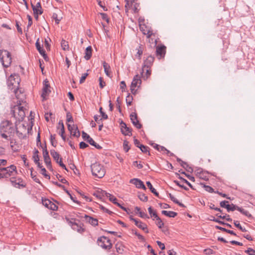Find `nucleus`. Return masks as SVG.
<instances>
[{"mask_svg":"<svg viewBox=\"0 0 255 255\" xmlns=\"http://www.w3.org/2000/svg\"><path fill=\"white\" fill-rule=\"evenodd\" d=\"M43 155L44 162L45 163L47 167L48 168H50L52 167L51 163L50 158L49 155L48 151L46 149V146H45L43 149Z\"/></svg>","mask_w":255,"mask_h":255,"instance_id":"dca6fc26","label":"nucleus"},{"mask_svg":"<svg viewBox=\"0 0 255 255\" xmlns=\"http://www.w3.org/2000/svg\"><path fill=\"white\" fill-rule=\"evenodd\" d=\"M221 207L226 208L227 206L229 205V202L228 201H223L220 203Z\"/></svg>","mask_w":255,"mask_h":255,"instance_id":"e2e57ef3","label":"nucleus"},{"mask_svg":"<svg viewBox=\"0 0 255 255\" xmlns=\"http://www.w3.org/2000/svg\"><path fill=\"white\" fill-rule=\"evenodd\" d=\"M204 253L206 255H212L214 254V251L211 249H206L204 250Z\"/></svg>","mask_w":255,"mask_h":255,"instance_id":"338daca9","label":"nucleus"},{"mask_svg":"<svg viewBox=\"0 0 255 255\" xmlns=\"http://www.w3.org/2000/svg\"><path fill=\"white\" fill-rule=\"evenodd\" d=\"M154 61V57L153 56H152L151 55L147 56L146 59L143 61V64L142 67V74H143L145 68H151Z\"/></svg>","mask_w":255,"mask_h":255,"instance_id":"9d476101","label":"nucleus"},{"mask_svg":"<svg viewBox=\"0 0 255 255\" xmlns=\"http://www.w3.org/2000/svg\"><path fill=\"white\" fill-rule=\"evenodd\" d=\"M238 210L239 211H240L242 214H243V215H244L245 216H246L247 217H251V214H250V213L248 211L245 210L244 209H243L242 208L239 207V208H238Z\"/></svg>","mask_w":255,"mask_h":255,"instance_id":"a19ab883","label":"nucleus"},{"mask_svg":"<svg viewBox=\"0 0 255 255\" xmlns=\"http://www.w3.org/2000/svg\"><path fill=\"white\" fill-rule=\"evenodd\" d=\"M39 39L38 38L35 43V45L37 50L39 51V53L43 56V58L45 59L46 57H47L46 54H45V51L43 49V48L41 46L40 43L39 42Z\"/></svg>","mask_w":255,"mask_h":255,"instance_id":"412c9836","label":"nucleus"},{"mask_svg":"<svg viewBox=\"0 0 255 255\" xmlns=\"http://www.w3.org/2000/svg\"><path fill=\"white\" fill-rule=\"evenodd\" d=\"M100 208L103 212L105 213H107L109 214H111L112 213V211L109 210L108 209L106 208L103 206L100 205Z\"/></svg>","mask_w":255,"mask_h":255,"instance_id":"774afa93","label":"nucleus"},{"mask_svg":"<svg viewBox=\"0 0 255 255\" xmlns=\"http://www.w3.org/2000/svg\"><path fill=\"white\" fill-rule=\"evenodd\" d=\"M56 134H51L50 135V141L52 146L56 147L57 145V142L55 141Z\"/></svg>","mask_w":255,"mask_h":255,"instance_id":"49530a36","label":"nucleus"},{"mask_svg":"<svg viewBox=\"0 0 255 255\" xmlns=\"http://www.w3.org/2000/svg\"><path fill=\"white\" fill-rule=\"evenodd\" d=\"M32 158H33L35 163L38 162L39 161L38 150L36 149L34 150Z\"/></svg>","mask_w":255,"mask_h":255,"instance_id":"79ce46f5","label":"nucleus"},{"mask_svg":"<svg viewBox=\"0 0 255 255\" xmlns=\"http://www.w3.org/2000/svg\"><path fill=\"white\" fill-rule=\"evenodd\" d=\"M61 46L63 50H68L69 47L68 41L62 39L61 42Z\"/></svg>","mask_w":255,"mask_h":255,"instance_id":"f704fd0d","label":"nucleus"},{"mask_svg":"<svg viewBox=\"0 0 255 255\" xmlns=\"http://www.w3.org/2000/svg\"><path fill=\"white\" fill-rule=\"evenodd\" d=\"M141 83L140 76L139 75H136L134 76L130 86V90L132 94L136 92L135 88L139 87Z\"/></svg>","mask_w":255,"mask_h":255,"instance_id":"1a4fd4ad","label":"nucleus"},{"mask_svg":"<svg viewBox=\"0 0 255 255\" xmlns=\"http://www.w3.org/2000/svg\"><path fill=\"white\" fill-rule=\"evenodd\" d=\"M138 214L139 215V216L142 218H149L148 215L144 212L140 211Z\"/></svg>","mask_w":255,"mask_h":255,"instance_id":"0e129e2a","label":"nucleus"},{"mask_svg":"<svg viewBox=\"0 0 255 255\" xmlns=\"http://www.w3.org/2000/svg\"><path fill=\"white\" fill-rule=\"evenodd\" d=\"M19 82V77L17 74H11L7 80V84L8 88L11 90H13L15 95L17 94ZM16 96L17 98L18 99L17 96L16 95Z\"/></svg>","mask_w":255,"mask_h":255,"instance_id":"f03ea898","label":"nucleus"},{"mask_svg":"<svg viewBox=\"0 0 255 255\" xmlns=\"http://www.w3.org/2000/svg\"><path fill=\"white\" fill-rule=\"evenodd\" d=\"M0 132V135L2 138L5 139L7 141L9 140L8 137L10 136V134H7L5 132Z\"/></svg>","mask_w":255,"mask_h":255,"instance_id":"bf43d9fd","label":"nucleus"},{"mask_svg":"<svg viewBox=\"0 0 255 255\" xmlns=\"http://www.w3.org/2000/svg\"><path fill=\"white\" fill-rule=\"evenodd\" d=\"M67 126L68 130L70 131L71 134L73 136H76L77 137H78L80 136V131L76 125L74 124L72 125L70 124H68Z\"/></svg>","mask_w":255,"mask_h":255,"instance_id":"f3484780","label":"nucleus"},{"mask_svg":"<svg viewBox=\"0 0 255 255\" xmlns=\"http://www.w3.org/2000/svg\"><path fill=\"white\" fill-rule=\"evenodd\" d=\"M153 220L155 219L156 225L158 226L159 229H161L164 226V223L162 221L161 219L158 216L157 213H154L153 214Z\"/></svg>","mask_w":255,"mask_h":255,"instance_id":"4be33fe9","label":"nucleus"},{"mask_svg":"<svg viewBox=\"0 0 255 255\" xmlns=\"http://www.w3.org/2000/svg\"><path fill=\"white\" fill-rule=\"evenodd\" d=\"M87 141L91 145L94 146L97 149H100L102 148V147L99 144H97L91 137H90Z\"/></svg>","mask_w":255,"mask_h":255,"instance_id":"c9c22d12","label":"nucleus"},{"mask_svg":"<svg viewBox=\"0 0 255 255\" xmlns=\"http://www.w3.org/2000/svg\"><path fill=\"white\" fill-rule=\"evenodd\" d=\"M85 217L86 220L92 225L97 226L98 225V221L97 219L93 218L87 215H86Z\"/></svg>","mask_w":255,"mask_h":255,"instance_id":"a878e982","label":"nucleus"},{"mask_svg":"<svg viewBox=\"0 0 255 255\" xmlns=\"http://www.w3.org/2000/svg\"><path fill=\"white\" fill-rule=\"evenodd\" d=\"M179 179H180V180H181L183 182H185V183H186L191 188L194 189L192 185L191 184V183L188 182L186 179H184V178L181 177L180 176H179Z\"/></svg>","mask_w":255,"mask_h":255,"instance_id":"052dcab7","label":"nucleus"},{"mask_svg":"<svg viewBox=\"0 0 255 255\" xmlns=\"http://www.w3.org/2000/svg\"><path fill=\"white\" fill-rule=\"evenodd\" d=\"M97 242L99 246L107 251H110L113 247L111 241L105 236H102L99 238Z\"/></svg>","mask_w":255,"mask_h":255,"instance_id":"423d86ee","label":"nucleus"},{"mask_svg":"<svg viewBox=\"0 0 255 255\" xmlns=\"http://www.w3.org/2000/svg\"><path fill=\"white\" fill-rule=\"evenodd\" d=\"M161 213L163 215L172 218H174L177 215V213L176 212L171 211H168L166 210H163L162 211Z\"/></svg>","mask_w":255,"mask_h":255,"instance_id":"c85d7f7f","label":"nucleus"},{"mask_svg":"<svg viewBox=\"0 0 255 255\" xmlns=\"http://www.w3.org/2000/svg\"><path fill=\"white\" fill-rule=\"evenodd\" d=\"M137 50L136 54L135 55L136 56H137L139 59H141V56L143 53V46L142 45H139L138 47L136 48V49Z\"/></svg>","mask_w":255,"mask_h":255,"instance_id":"7c9ffc66","label":"nucleus"},{"mask_svg":"<svg viewBox=\"0 0 255 255\" xmlns=\"http://www.w3.org/2000/svg\"><path fill=\"white\" fill-rule=\"evenodd\" d=\"M68 221V224L71 227V228L75 231H76L78 233H82L84 231V229L81 226V224H78L75 222V220L72 219L69 220L67 219Z\"/></svg>","mask_w":255,"mask_h":255,"instance_id":"f8f14e48","label":"nucleus"},{"mask_svg":"<svg viewBox=\"0 0 255 255\" xmlns=\"http://www.w3.org/2000/svg\"><path fill=\"white\" fill-rule=\"evenodd\" d=\"M139 148L141 150V151L143 153H148V155H150L149 150V147L147 146H145L143 145H140V146H139Z\"/></svg>","mask_w":255,"mask_h":255,"instance_id":"ea45409f","label":"nucleus"},{"mask_svg":"<svg viewBox=\"0 0 255 255\" xmlns=\"http://www.w3.org/2000/svg\"><path fill=\"white\" fill-rule=\"evenodd\" d=\"M181 165L188 172H191L193 171V168L189 166L188 164L184 161H182V163H181Z\"/></svg>","mask_w":255,"mask_h":255,"instance_id":"4c0bfd02","label":"nucleus"},{"mask_svg":"<svg viewBox=\"0 0 255 255\" xmlns=\"http://www.w3.org/2000/svg\"><path fill=\"white\" fill-rule=\"evenodd\" d=\"M123 134L126 135H131V129L127 127L125 130L123 131Z\"/></svg>","mask_w":255,"mask_h":255,"instance_id":"3c124183","label":"nucleus"},{"mask_svg":"<svg viewBox=\"0 0 255 255\" xmlns=\"http://www.w3.org/2000/svg\"><path fill=\"white\" fill-rule=\"evenodd\" d=\"M25 102L23 100L17 101V105L14 106L11 110L12 116L18 121H22L25 117V114L23 105Z\"/></svg>","mask_w":255,"mask_h":255,"instance_id":"f257e3e1","label":"nucleus"},{"mask_svg":"<svg viewBox=\"0 0 255 255\" xmlns=\"http://www.w3.org/2000/svg\"><path fill=\"white\" fill-rule=\"evenodd\" d=\"M228 207H226V209L227 210V211L228 212L230 211H233L235 210H238V208H239L238 206H236V205H235L234 204H232L231 205H229L228 206H227Z\"/></svg>","mask_w":255,"mask_h":255,"instance_id":"a18cd8bd","label":"nucleus"},{"mask_svg":"<svg viewBox=\"0 0 255 255\" xmlns=\"http://www.w3.org/2000/svg\"><path fill=\"white\" fill-rule=\"evenodd\" d=\"M88 74L87 73H84L82 75V77H81V78L80 79V84L83 83L85 81V80L86 77L88 76Z\"/></svg>","mask_w":255,"mask_h":255,"instance_id":"680f3d73","label":"nucleus"},{"mask_svg":"<svg viewBox=\"0 0 255 255\" xmlns=\"http://www.w3.org/2000/svg\"><path fill=\"white\" fill-rule=\"evenodd\" d=\"M91 171L93 176L99 178L104 176L106 170L104 166L101 164L96 162L91 165Z\"/></svg>","mask_w":255,"mask_h":255,"instance_id":"7ed1b4c3","label":"nucleus"},{"mask_svg":"<svg viewBox=\"0 0 255 255\" xmlns=\"http://www.w3.org/2000/svg\"><path fill=\"white\" fill-rule=\"evenodd\" d=\"M16 133L18 136L20 138L26 136V134L28 133V128H27L24 125H19L16 128Z\"/></svg>","mask_w":255,"mask_h":255,"instance_id":"4468645a","label":"nucleus"},{"mask_svg":"<svg viewBox=\"0 0 255 255\" xmlns=\"http://www.w3.org/2000/svg\"><path fill=\"white\" fill-rule=\"evenodd\" d=\"M169 197L170 198V199L173 202H174L175 203L178 204L179 206H181V207H184V205L179 202L178 200L174 197V196L172 195L171 193H169Z\"/></svg>","mask_w":255,"mask_h":255,"instance_id":"e433bc0d","label":"nucleus"},{"mask_svg":"<svg viewBox=\"0 0 255 255\" xmlns=\"http://www.w3.org/2000/svg\"><path fill=\"white\" fill-rule=\"evenodd\" d=\"M103 67L104 69L105 73H106V75L108 77L111 76V72L110 71V66L109 64L106 63L105 61H104L103 62Z\"/></svg>","mask_w":255,"mask_h":255,"instance_id":"b1692460","label":"nucleus"},{"mask_svg":"<svg viewBox=\"0 0 255 255\" xmlns=\"http://www.w3.org/2000/svg\"><path fill=\"white\" fill-rule=\"evenodd\" d=\"M3 178H8L14 175L17 173L16 167L14 165H11L7 167L0 168Z\"/></svg>","mask_w":255,"mask_h":255,"instance_id":"0eeeda50","label":"nucleus"},{"mask_svg":"<svg viewBox=\"0 0 255 255\" xmlns=\"http://www.w3.org/2000/svg\"><path fill=\"white\" fill-rule=\"evenodd\" d=\"M166 46L164 45L157 46L156 48V55L158 59L164 58L166 53Z\"/></svg>","mask_w":255,"mask_h":255,"instance_id":"2eb2a0df","label":"nucleus"},{"mask_svg":"<svg viewBox=\"0 0 255 255\" xmlns=\"http://www.w3.org/2000/svg\"><path fill=\"white\" fill-rule=\"evenodd\" d=\"M0 60L3 67H9L12 62L11 54L7 50H0Z\"/></svg>","mask_w":255,"mask_h":255,"instance_id":"20e7f679","label":"nucleus"},{"mask_svg":"<svg viewBox=\"0 0 255 255\" xmlns=\"http://www.w3.org/2000/svg\"><path fill=\"white\" fill-rule=\"evenodd\" d=\"M130 183L133 184L135 185L136 187L137 188H141L143 190L146 189V187L143 184V182L139 179L137 178H133L130 180Z\"/></svg>","mask_w":255,"mask_h":255,"instance_id":"6ab92c4d","label":"nucleus"},{"mask_svg":"<svg viewBox=\"0 0 255 255\" xmlns=\"http://www.w3.org/2000/svg\"><path fill=\"white\" fill-rule=\"evenodd\" d=\"M31 6L34 13L37 14H41L43 12L42 10V7L41 6L40 2H38L35 5H34L31 3Z\"/></svg>","mask_w":255,"mask_h":255,"instance_id":"aec40b11","label":"nucleus"},{"mask_svg":"<svg viewBox=\"0 0 255 255\" xmlns=\"http://www.w3.org/2000/svg\"><path fill=\"white\" fill-rule=\"evenodd\" d=\"M47 208L52 211H56L58 209V206L52 202Z\"/></svg>","mask_w":255,"mask_h":255,"instance_id":"5fc2aeb1","label":"nucleus"},{"mask_svg":"<svg viewBox=\"0 0 255 255\" xmlns=\"http://www.w3.org/2000/svg\"><path fill=\"white\" fill-rule=\"evenodd\" d=\"M139 199L143 202H146L148 200V197L144 194L140 193L138 195Z\"/></svg>","mask_w":255,"mask_h":255,"instance_id":"603ef678","label":"nucleus"},{"mask_svg":"<svg viewBox=\"0 0 255 255\" xmlns=\"http://www.w3.org/2000/svg\"><path fill=\"white\" fill-rule=\"evenodd\" d=\"M50 92V86L49 85V82L47 79H45L43 81V87L42 88V93L41 94V97L43 98V100L46 99V97L49 94Z\"/></svg>","mask_w":255,"mask_h":255,"instance_id":"9b49d317","label":"nucleus"},{"mask_svg":"<svg viewBox=\"0 0 255 255\" xmlns=\"http://www.w3.org/2000/svg\"><path fill=\"white\" fill-rule=\"evenodd\" d=\"M132 97L131 96L128 95L126 98V103L128 106H130L131 104Z\"/></svg>","mask_w":255,"mask_h":255,"instance_id":"4d7b16f0","label":"nucleus"},{"mask_svg":"<svg viewBox=\"0 0 255 255\" xmlns=\"http://www.w3.org/2000/svg\"><path fill=\"white\" fill-rule=\"evenodd\" d=\"M51 202L52 201L48 199H42V204L47 208L50 205Z\"/></svg>","mask_w":255,"mask_h":255,"instance_id":"de8ad7c7","label":"nucleus"},{"mask_svg":"<svg viewBox=\"0 0 255 255\" xmlns=\"http://www.w3.org/2000/svg\"><path fill=\"white\" fill-rule=\"evenodd\" d=\"M123 147L125 152H127L130 149V146L128 145V142L125 140L123 143Z\"/></svg>","mask_w":255,"mask_h":255,"instance_id":"8fccbe9b","label":"nucleus"},{"mask_svg":"<svg viewBox=\"0 0 255 255\" xmlns=\"http://www.w3.org/2000/svg\"><path fill=\"white\" fill-rule=\"evenodd\" d=\"M147 186L150 189V191L153 193L155 196H158V193L156 190L152 187L151 183L149 181H147L146 183Z\"/></svg>","mask_w":255,"mask_h":255,"instance_id":"2f4dec72","label":"nucleus"},{"mask_svg":"<svg viewBox=\"0 0 255 255\" xmlns=\"http://www.w3.org/2000/svg\"><path fill=\"white\" fill-rule=\"evenodd\" d=\"M14 128L11 123L8 121H3L0 126V132H5L7 134L13 132Z\"/></svg>","mask_w":255,"mask_h":255,"instance_id":"6e6552de","label":"nucleus"},{"mask_svg":"<svg viewBox=\"0 0 255 255\" xmlns=\"http://www.w3.org/2000/svg\"><path fill=\"white\" fill-rule=\"evenodd\" d=\"M115 248L117 253L119 254H122L124 251V246L120 242H118L116 245Z\"/></svg>","mask_w":255,"mask_h":255,"instance_id":"c756f323","label":"nucleus"},{"mask_svg":"<svg viewBox=\"0 0 255 255\" xmlns=\"http://www.w3.org/2000/svg\"><path fill=\"white\" fill-rule=\"evenodd\" d=\"M57 129L60 130L59 132H65L64 126L62 121L59 122Z\"/></svg>","mask_w":255,"mask_h":255,"instance_id":"37998d69","label":"nucleus"},{"mask_svg":"<svg viewBox=\"0 0 255 255\" xmlns=\"http://www.w3.org/2000/svg\"><path fill=\"white\" fill-rule=\"evenodd\" d=\"M148 39V42L150 43L151 45H153L154 46H156L157 43V34H156V37H154V36H151Z\"/></svg>","mask_w":255,"mask_h":255,"instance_id":"72a5a7b5","label":"nucleus"},{"mask_svg":"<svg viewBox=\"0 0 255 255\" xmlns=\"http://www.w3.org/2000/svg\"><path fill=\"white\" fill-rule=\"evenodd\" d=\"M31 178L33 179V180L36 182V183H38L39 184H41L40 180L37 177L35 173H33L31 172V174H30Z\"/></svg>","mask_w":255,"mask_h":255,"instance_id":"864d4df0","label":"nucleus"},{"mask_svg":"<svg viewBox=\"0 0 255 255\" xmlns=\"http://www.w3.org/2000/svg\"><path fill=\"white\" fill-rule=\"evenodd\" d=\"M245 253L249 255H255V250L251 248H248V250L245 251Z\"/></svg>","mask_w":255,"mask_h":255,"instance_id":"13d9d810","label":"nucleus"},{"mask_svg":"<svg viewBox=\"0 0 255 255\" xmlns=\"http://www.w3.org/2000/svg\"><path fill=\"white\" fill-rule=\"evenodd\" d=\"M216 228L217 229H219L220 230H221L222 231H224V232H226L229 234H230L231 235H233L234 236H236V234L234 232V231H232V230H228V229H226L224 228H223L222 227H220V226H216Z\"/></svg>","mask_w":255,"mask_h":255,"instance_id":"473e14b6","label":"nucleus"},{"mask_svg":"<svg viewBox=\"0 0 255 255\" xmlns=\"http://www.w3.org/2000/svg\"><path fill=\"white\" fill-rule=\"evenodd\" d=\"M106 197H108L109 199V200L110 201H111L112 202H113L114 204L116 205L117 203H118L117 202V199L114 195H113L109 193H107Z\"/></svg>","mask_w":255,"mask_h":255,"instance_id":"58836bf2","label":"nucleus"},{"mask_svg":"<svg viewBox=\"0 0 255 255\" xmlns=\"http://www.w3.org/2000/svg\"><path fill=\"white\" fill-rule=\"evenodd\" d=\"M129 219L130 221H132L138 228L144 231L146 233L149 232L146 224L139 220L133 218L132 216L129 217Z\"/></svg>","mask_w":255,"mask_h":255,"instance_id":"ddd939ff","label":"nucleus"},{"mask_svg":"<svg viewBox=\"0 0 255 255\" xmlns=\"http://www.w3.org/2000/svg\"><path fill=\"white\" fill-rule=\"evenodd\" d=\"M92 49L91 46H89L86 48L85 50V55L84 56L86 60H88L91 58L92 54Z\"/></svg>","mask_w":255,"mask_h":255,"instance_id":"bb28decb","label":"nucleus"},{"mask_svg":"<svg viewBox=\"0 0 255 255\" xmlns=\"http://www.w3.org/2000/svg\"><path fill=\"white\" fill-rule=\"evenodd\" d=\"M10 181L12 185L15 187H19L20 186L24 187V186L21 184V182H22V181L21 179L19 178L17 179H16L14 178H10Z\"/></svg>","mask_w":255,"mask_h":255,"instance_id":"5701e85b","label":"nucleus"},{"mask_svg":"<svg viewBox=\"0 0 255 255\" xmlns=\"http://www.w3.org/2000/svg\"><path fill=\"white\" fill-rule=\"evenodd\" d=\"M201 185H202L203 186V187L204 188L205 190L206 191H207L209 193L214 192V189L212 187L208 186V185H206L203 183H201Z\"/></svg>","mask_w":255,"mask_h":255,"instance_id":"c03bdc74","label":"nucleus"},{"mask_svg":"<svg viewBox=\"0 0 255 255\" xmlns=\"http://www.w3.org/2000/svg\"><path fill=\"white\" fill-rule=\"evenodd\" d=\"M234 225L235 226L238 228V229H239L241 231H242V232H246L247 230L245 228H243L241 225H240V223L239 221H234Z\"/></svg>","mask_w":255,"mask_h":255,"instance_id":"09e8293b","label":"nucleus"},{"mask_svg":"<svg viewBox=\"0 0 255 255\" xmlns=\"http://www.w3.org/2000/svg\"><path fill=\"white\" fill-rule=\"evenodd\" d=\"M107 192H106L105 191L101 190H98L96 192H95L93 194V195L96 196V197L102 199L103 197L107 196Z\"/></svg>","mask_w":255,"mask_h":255,"instance_id":"393cba45","label":"nucleus"},{"mask_svg":"<svg viewBox=\"0 0 255 255\" xmlns=\"http://www.w3.org/2000/svg\"><path fill=\"white\" fill-rule=\"evenodd\" d=\"M116 103H116L117 108H118L119 111L120 112H121V101L120 100V97L117 98V100H116Z\"/></svg>","mask_w":255,"mask_h":255,"instance_id":"6e6d98bb","label":"nucleus"},{"mask_svg":"<svg viewBox=\"0 0 255 255\" xmlns=\"http://www.w3.org/2000/svg\"><path fill=\"white\" fill-rule=\"evenodd\" d=\"M144 20L139 19V26L140 31L144 35H146L147 38H149L151 36L156 37V32H154L150 27L146 26L144 23Z\"/></svg>","mask_w":255,"mask_h":255,"instance_id":"39448f33","label":"nucleus"},{"mask_svg":"<svg viewBox=\"0 0 255 255\" xmlns=\"http://www.w3.org/2000/svg\"><path fill=\"white\" fill-rule=\"evenodd\" d=\"M50 154L56 162L59 163L60 159L61 158H60L59 154L54 149L50 150Z\"/></svg>","mask_w":255,"mask_h":255,"instance_id":"cd10ccee","label":"nucleus"},{"mask_svg":"<svg viewBox=\"0 0 255 255\" xmlns=\"http://www.w3.org/2000/svg\"><path fill=\"white\" fill-rule=\"evenodd\" d=\"M41 173L45 177L50 179V177L46 173V170L45 168H42Z\"/></svg>","mask_w":255,"mask_h":255,"instance_id":"69168bd1","label":"nucleus"},{"mask_svg":"<svg viewBox=\"0 0 255 255\" xmlns=\"http://www.w3.org/2000/svg\"><path fill=\"white\" fill-rule=\"evenodd\" d=\"M130 119L131 123L137 128L140 129L142 127L141 124H140L137 119V116L135 113H132L130 115Z\"/></svg>","mask_w":255,"mask_h":255,"instance_id":"a211bd4d","label":"nucleus"}]
</instances>
